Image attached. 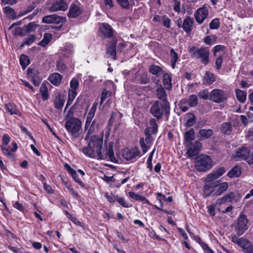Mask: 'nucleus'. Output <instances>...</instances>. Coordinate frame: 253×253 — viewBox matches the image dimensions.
<instances>
[{"label": "nucleus", "mask_w": 253, "mask_h": 253, "mask_svg": "<svg viewBox=\"0 0 253 253\" xmlns=\"http://www.w3.org/2000/svg\"><path fill=\"white\" fill-rule=\"evenodd\" d=\"M198 96L200 98L206 100L210 98V93L208 89L201 90L198 93Z\"/></svg>", "instance_id": "obj_54"}, {"label": "nucleus", "mask_w": 253, "mask_h": 253, "mask_svg": "<svg viewBox=\"0 0 253 253\" xmlns=\"http://www.w3.org/2000/svg\"><path fill=\"white\" fill-rule=\"evenodd\" d=\"M214 171L216 173L217 176L219 177L225 172L226 170L224 167H219Z\"/></svg>", "instance_id": "obj_63"}, {"label": "nucleus", "mask_w": 253, "mask_h": 253, "mask_svg": "<svg viewBox=\"0 0 253 253\" xmlns=\"http://www.w3.org/2000/svg\"><path fill=\"white\" fill-rule=\"evenodd\" d=\"M209 14L208 8L206 7H202L199 8L194 14L196 21L199 24L203 22Z\"/></svg>", "instance_id": "obj_15"}, {"label": "nucleus", "mask_w": 253, "mask_h": 253, "mask_svg": "<svg viewBox=\"0 0 253 253\" xmlns=\"http://www.w3.org/2000/svg\"><path fill=\"white\" fill-rule=\"evenodd\" d=\"M66 21V17L60 16L55 14L46 15L42 18V23L46 24H64Z\"/></svg>", "instance_id": "obj_12"}, {"label": "nucleus", "mask_w": 253, "mask_h": 253, "mask_svg": "<svg viewBox=\"0 0 253 253\" xmlns=\"http://www.w3.org/2000/svg\"><path fill=\"white\" fill-rule=\"evenodd\" d=\"M225 48V47L224 45H217L214 47V50H213V55L214 56H216V53L218 52L221 50H223Z\"/></svg>", "instance_id": "obj_64"}, {"label": "nucleus", "mask_w": 253, "mask_h": 253, "mask_svg": "<svg viewBox=\"0 0 253 253\" xmlns=\"http://www.w3.org/2000/svg\"><path fill=\"white\" fill-rule=\"evenodd\" d=\"M219 178L215 171H213L212 172L209 173L207 175L206 181L208 182H212L214 180Z\"/></svg>", "instance_id": "obj_51"}, {"label": "nucleus", "mask_w": 253, "mask_h": 253, "mask_svg": "<svg viewBox=\"0 0 253 253\" xmlns=\"http://www.w3.org/2000/svg\"><path fill=\"white\" fill-rule=\"evenodd\" d=\"M144 133L146 135L145 139L142 138L140 140V145L141 147L142 152L144 154L149 149L150 146L149 144H151L153 141L154 138L151 136V132H150V128L146 127L144 130Z\"/></svg>", "instance_id": "obj_11"}, {"label": "nucleus", "mask_w": 253, "mask_h": 253, "mask_svg": "<svg viewBox=\"0 0 253 253\" xmlns=\"http://www.w3.org/2000/svg\"><path fill=\"white\" fill-rule=\"evenodd\" d=\"M5 106L6 110L10 114V115H19L20 113L16 109L15 105L11 103H7L5 104Z\"/></svg>", "instance_id": "obj_40"}, {"label": "nucleus", "mask_w": 253, "mask_h": 253, "mask_svg": "<svg viewBox=\"0 0 253 253\" xmlns=\"http://www.w3.org/2000/svg\"><path fill=\"white\" fill-rule=\"evenodd\" d=\"M36 37L35 35L31 34L24 39V44H26V45H30L36 41Z\"/></svg>", "instance_id": "obj_50"}, {"label": "nucleus", "mask_w": 253, "mask_h": 253, "mask_svg": "<svg viewBox=\"0 0 253 253\" xmlns=\"http://www.w3.org/2000/svg\"><path fill=\"white\" fill-rule=\"evenodd\" d=\"M210 29H218L219 27V22L217 18H215L211 20L209 24Z\"/></svg>", "instance_id": "obj_55"}, {"label": "nucleus", "mask_w": 253, "mask_h": 253, "mask_svg": "<svg viewBox=\"0 0 253 253\" xmlns=\"http://www.w3.org/2000/svg\"><path fill=\"white\" fill-rule=\"evenodd\" d=\"M191 117L189 118L186 123V126L188 127L192 126L195 123L196 119L194 114H190Z\"/></svg>", "instance_id": "obj_58"}, {"label": "nucleus", "mask_w": 253, "mask_h": 253, "mask_svg": "<svg viewBox=\"0 0 253 253\" xmlns=\"http://www.w3.org/2000/svg\"><path fill=\"white\" fill-rule=\"evenodd\" d=\"M65 127L75 138L79 136V131L82 128V122L78 118H71L66 121Z\"/></svg>", "instance_id": "obj_6"}, {"label": "nucleus", "mask_w": 253, "mask_h": 253, "mask_svg": "<svg viewBox=\"0 0 253 253\" xmlns=\"http://www.w3.org/2000/svg\"><path fill=\"white\" fill-rule=\"evenodd\" d=\"M232 125L231 122H224L220 126V131L221 133L229 135L232 131Z\"/></svg>", "instance_id": "obj_27"}, {"label": "nucleus", "mask_w": 253, "mask_h": 253, "mask_svg": "<svg viewBox=\"0 0 253 253\" xmlns=\"http://www.w3.org/2000/svg\"><path fill=\"white\" fill-rule=\"evenodd\" d=\"M4 12L6 14H8L11 15L13 18H19L18 17V15L16 16V12L15 11V10L9 6L5 7L4 8Z\"/></svg>", "instance_id": "obj_52"}, {"label": "nucleus", "mask_w": 253, "mask_h": 253, "mask_svg": "<svg viewBox=\"0 0 253 253\" xmlns=\"http://www.w3.org/2000/svg\"><path fill=\"white\" fill-rule=\"evenodd\" d=\"M103 138L98 135L92 136L87 146L82 149L83 153L86 156L98 160H109L116 163L117 160L114 156L113 145L112 143H109L106 150V153H102Z\"/></svg>", "instance_id": "obj_1"}, {"label": "nucleus", "mask_w": 253, "mask_h": 253, "mask_svg": "<svg viewBox=\"0 0 253 253\" xmlns=\"http://www.w3.org/2000/svg\"><path fill=\"white\" fill-rule=\"evenodd\" d=\"M229 194L230 197V203H236L238 202L241 198L240 194L236 191L232 192Z\"/></svg>", "instance_id": "obj_45"}, {"label": "nucleus", "mask_w": 253, "mask_h": 253, "mask_svg": "<svg viewBox=\"0 0 253 253\" xmlns=\"http://www.w3.org/2000/svg\"><path fill=\"white\" fill-rule=\"evenodd\" d=\"M62 79L63 76L58 73L50 74L48 78V81L55 86H58Z\"/></svg>", "instance_id": "obj_24"}, {"label": "nucleus", "mask_w": 253, "mask_h": 253, "mask_svg": "<svg viewBox=\"0 0 253 253\" xmlns=\"http://www.w3.org/2000/svg\"><path fill=\"white\" fill-rule=\"evenodd\" d=\"M187 100L188 102V105L190 107H193L197 105L198 99L195 95H191L189 96L188 98H187Z\"/></svg>", "instance_id": "obj_44"}, {"label": "nucleus", "mask_w": 253, "mask_h": 253, "mask_svg": "<svg viewBox=\"0 0 253 253\" xmlns=\"http://www.w3.org/2000/svg\"><path fill=\"white\" fill-rule=\"evenodd\" d=\"M83 11V8L82 7L72 3L70 6L68 16L70 18H76L81 14Z\"/></svg>", "instance_id": "obj_16"}, {"label": "nucleus", "mask_w": 253, "mask_h": 253, "mask_svg": "<svg viewBox=\"0 0 253 253\" xmlns=\"http://www.w3.org/2000/svg\"><path fill=\"white\" fill-rule=\"evenodd\" d=\"M230 198V197L229 193L225 194L222 198L218 199L216 203L220 205L227 202H230L231 200Z\"/></svg>", "instance_id": "obj_48"}, {"label": "nucleus", "mask_w": 253, "mask_h": 253, "mask_svg": "<svg viewBox=\"0 0 253 253\" xmlns=\"http://www.w3.org/2000/svg\"><path fill=\"white\" fill-rule=\"evenodd\" d=\"M188 148L187 154L189 157L197 155L202 149L201 143L196 140L194 142H190L185 145Z\"/></svg>", "instance_id": "obj_13"}, {"label": "nucleus", "mask_w": 253, "mask_h": 253, "mask_svg": "<svg viewBox=\"0 0 253 253\" xmlns=\"http://www.w3.org/2000/svg\"><path fill=\"white\" fill-rule=\"evenodd\" d=\"M170 55H171V66L173 69L175 68V65L176 63V62L178 61V56L176 52H175L173 49H170Z\"/></svg>", "instance_id": "obj_43"}, {"label": "nucleus", "mask_w": 253, "mask_h": 253, "mask_svg": "<svg viewBox=\"0 0 253 253\" xmlns=\"http://www.w3.org/2000/svg\"><path fill=\"white\" fill-rule=\"evenodd\" d=\"M40 92L42 95L43 100L46 101L48 99L49 95L48 93V89L45 84L42 83V84L40 89Z\"/></svg>", "instance_id": "obj_37"}, {"label": "nucleus", "mask_w": 253, "mask_h": 253, "mask_svg": "<svg viewBox=\"0 0 253 253\" xmlns=\"http://www.w3.org/2000/svg\"><path fill=\"white\" fill-rule=\"evenodd\" d=\"M131 80L134 83L140 84H146L150 81L146 72L138 70L132 76Z\"/></svg>", "instance_id": "obj_9"}, {"label": "nucleus", "mask_w": 253, "mask_h": 253, "mask_svg": "<svg viewBox=\"0 0 253 253\" xmlns=\"http://www.w3.org/2000/svg\"><path fill=\"white\" fill-rule=\"evenodd\" d=\"M250 149L247 147H241L236 151L234 158L237 161L244 160L248 164H253V153L251 154Z\"/></svg>", "instance_id": "obj_7"}, {"label": "nucleus", "mask_w": 253, "mask_h": 253, "mask_svg": "<svg viewBox=\"0 0 253 253\" xmlns=\"http://www.w3.org/2000/svg\"><path fill=\"white\" fill-rule=\"evenodd\" d=\"M236 96L237 100L241 103H244L246 100L247 93L245 91L236 89Z\"/></svg>", "instance_id": "obj_36"}, {"label": "nucleus", "mask_w": 253, "mask_h": 253, "mask_svg": "<svg viewBox=\"0 0 253 253\" xmlns=\"http://www.w3.org/2000/svg\"><path fill=\"white\" fill-rule=\"evenodd\" d=\"M128 195L130 197L136 201H139L142 202L143 203H147L148 204H150L148 200L142 195L135 194L133 192L131 191L129 192Z\"/></svg>", "instance_id": "obj_34"}, {"label": "nucleus", "mask_w": 253, "mask_h": 253, "mask_svg": "<svg viewBox=\"0 0 253 253\" xmlns=\"http://www.w3.org/2000/svg\"><path fill=\"white\" fill-rule=\"evenodd\" d=\"M56 69L61 73L66 70L67 67L62 60H59L56 62Z\"/></svg>", "instance_id": "obj_47"}, {"label": "nucleus", "mask_w": 253, "mask_h": 253, "mask_svg": "<svg viewBox=\"0 0 253 253\" xmlns=\"http://www.w3.org/2000/svg\"><path fill=\"white\" fill-rule=\"evenodd\" d=\"M70 86L71 88L70 90L76 91L79 86V82L77 79L73 78L70 83Z\"/></svg>", "instance_id": "obj_53"}, {"label": "nucleus", "mask_w": 253, "mask_h": 253, "mask_svg": "<svg viewBox=\"0 0 253 253\" xmlns=\"http://www.w3.org/2000/svg\"><path fill=\"white\" fill-rule=\"evenodd\" d=\"M10 140V137L7 134H4L2 137V144L0 146L2 152L7 158L14 159L15 155L12 153L16 151L18 149V146L16 143L13 141L12 143V147L10 148L8 144Z\"/></svg>", "instance_id": "obj_5"}, {"label": "nucleus", "mask_w": 253, "mask_h": 253, "mask_svg": "<svg viewBox=\"0 0 253 253\" xmlns=\"http://www.w3.org/2000/svg\"><path fill=\"white\" fill-rule=\"evenodd\" d=\"M228 187V184L226 182H222L217 184H214L215 196H218L221 195L227 190Z\"/></svg>", "instance_id": "obj_22"}, {"label": "nucleus", "mask_w": 253, "mask_h": 253, "mask_svg": "<svg viewBox=\"0 0 253 253\" xmlns=\"http://www.w3.org/2000/svg\"><path fill=\"white\" fill-rule=\"evenodd\" d=\"M194 20L190 16H187L183 20L182 27L183 30L186 33H190L193 29Z\"/></svg>", "instance_id": "obj_23"}, {"label": "nucleus", "mask_w": 253, "mask_h": 253, "mask_svg": "<svg viewBox=\"0 0 253 253\" xmlns=\"http://www.w3.org/2000/svg\"><path fill=\"white\" fill-rule=\"evenodd\" d=\"M241 174V169L240 167L238 166H234L227 174V176L230 178L238 177Z\"/></svg>", "instance_id": "obj_31"}, {"label": "nucleus", "mask_w": 253, "mask_h": 253, "mask_svg": "<svg viewBox=\"0 0 253 253\" xmlns=\"http://www.w3.org/2000/svg\"><path fill=\"white\" fill-rule=\"evenodd\" d=\"M109 92L106 89H104L101 93V97H100V104L102 105L104 101L106 99V98L108 97Z\"/></svg>", "instance_id": "obj_59"}, {"label": "nucleus", "mask_w": 253, "mask_h": 253, "mask_svg": "<svg viewBox=\"0 0 253 253\" xmlns=\"http://www.w3.org/2000/svg\"><path fill=\"white\" fill-rule=\"evenodd\" d=\"M39 72L38 71L35 70V69H28V74L30 77L32 79H35V77L36 78H40L39 77Z\"/></svg>", "instance_id": "obj_56"}, {"label": "nucleus", "mask_w": 253, "mask_h": 253, "mask_svg": "<svg viewBox=\"0 0 253 253\" xmlns=\"http://www.w3.org/2000/svg\"><path fill=\"white\" fill-rule=\"evenodd\" d=\"M204 80L205 83L211 84L215 81V79L212 73L206 71L204 76Z\"/></svg>", "instance_id": "obj_38"}, {"label": "nucleus", "mask_w": 253, "mask_h": 253, "mask_svg": "<svg viewBox=\"0 0 253 253\" xmlns=\"http://www.w3.org/2000/svg\"><path fill=\"white\" fill-rule=\"evenodd\" d=\"M171 80L172 77L170 73H163V84L168 90H170L172 88Z\"/></svg>", "instance_id": "obj_28"}, {"label": "nucleus", "mask_w": 253, "mask_h": 253, "mask_svg": "<svg viewBox=\"0 0 253 253\" xmlns=\"http://www.w3.org/2000/svg\"><path fill=\"white\" fill-rule=\"evenodd\" d=\"M147 127L150 128V132L151 134H156L158 132V126L154 118H151L149 120V126Z\"/></svg>", "instance_id": "obj_35"}, {"label": "nucleus", "mask_w": 253, "mask_h": 253, "mask_svg": "<svg viewBox=\"0 0 253 253\" xmlns=\"http://www.w3.org/2000/svg\"><path fill=\"white\" fill-rule=\"evenodd\" d=\"M216 39V37L214 35H212L205 37L204 39V42L207 44L211 45L215 42Z\"/></svg>", "instance_id": "obj_49"}, {"label": "nucleus", "mask_w": 253, "mask_h": 253, "mask_svg": "<svg viewBox=\"0 0 253 253\" xmlns=\"http://www.w3.org/2000/svg\"><path fill=\"white\" fill-rule=\"evenodd\" d=\"M20 64L23 69L30 64L29 58L28 56L25 54H22L20 56L19 59Z\"/></svg>", "instance_id": "obj_39"}, {"label": "nucleus", "mask_w": 253, "mask_h": 253, "mask_svg": "<svg viewBox=\"0 0 253 253\" xmlns=\"http://www.w3.org/2000/svg\"><path fill=\"white\" fill-rule=\"evenodd\" d=\"M117 1L125 8H128L129 6V3L128 0H116Z\"/></svg>", "instance_id": "obj_61"}, {"label": "nucleus", "mask_w": 253, "mask_h": 253, "mask_svg": "<svg viewBox=\"0 0 253 253\" xmlns=\"http://www.w3.org/2000/svg\"><path fill=\"white\" fill-rule=\"evenodd\" d=\"M35 5L34 2L32 3V4L30 5L27 6L26 9L23 10V11H21L18 15V17H20L23 16L24 15H26L30 12H31L35 8Z\"/></svg>", "instance_id": "obj_46"}, {"label": "nucleus", "mask_w": 253, "mask_h": 253, "mask_svg": "<svg viewBox=\"0 0 253 253\" xmlns=\"http://www.w3.org/2000/svg\"><path fill=\"white\" fill-rule=\"evenodd\" d=\"M194 165L198 171L205 172L211 168L212 160L210 156L201 154L196 157Z\"/></svg>", "instance_id": "obj_3"}, {"label": "nucleus", "mask_w": 253, "mask_h": 253, "mask_svg": "<svg viewBox=\"0 0 253 253\" xmlns=\"http://www.w3.org/2000/svg\"><path fill=\"white\" fill-rule=\"evenodd\" d=\"M101 32L106 38H110L113 35V30L108 24L102 23L99 26Z\"/></svg>", "instance_id": "obj_19"}, {"label": "nucleus", "mask_w": 253, "mask_h": 253, "mask_svg": "<svg viewBox=\"0 0 253 253\" xmlns=\"http://www.w3.org/2000/svg\"><path fill=\"white\" fill-rule=\"evenodd\" d=\"M117 42L116 40H113L107 45L106 54L108 57H111L113 59L116 58V46Z\"/></svg>", "instance_id": "obj_17"}, {"label": "nucleus", "mask_w": 253, "mask_h": 253, "mask_svg": "<svg viewBox=\"0 0 253 253\" xmlns=\"http://www.w3.org/2000/svg\"><path fill=\"white\" fill-rule=\"evenodd\" d=\"M95 120H94L92 122L91 121V126H90V128H89V129L85 135V140H87L88 139H89V135H90V134L92 133L93 130L94 129V126H95Z\"/></svg>", "instance_id": "obj_57"}, {"label": "nucleus", "mask_w": 253, "mask_h": 253, "mask_svg": "<svg viewBox=\"0 0 253 253\" xmlns=\"http://www.w3.org/2000/svg\"><path fill=\"white\" fill-rule=\"evenodd\" d=\"M204 195L205 197H209L210 196L214 195V184L209 183L206 184L203 187Z\"/></svg>", "instance_id": "obj_26"}, {"label": "nucleus", "mask_w": 253, "mask_h": 253, "mask_svg": "<svg viewBox=\"0 0 253 253\" xmlns=\"http://www.w3.org/2000/svg\"><path fill=\"white\" fill-rule=\"evenodd\" d=\"M140 154V151L137 148L126 149L124 150L122 156L127 161H133L136 157L139 156Z\"/></svg>", "instance_id": "obj_14"}, {"label": "nucleus", "mask_w": 253, "mask_h": 253, "mask_svg": "<svg viewBox=\"0 0 253 253\" xmlns=\"http://www.w3.org/2000/svg\"><path fill=\"white\" fill-rule=\"evenodd\" d=\"M64 104V101L62 98L60 94H58L54 100V106L57 109H60L62 108Z\"/></svg>", "instance_id": "obj_41"}, {"label": "nucleus", "mask_w": 253, "mask_h": 253, "mask_svg": "<svg viewBox=\"0 0 253 253\" xmlns=\"http://www.w3.org/2000/svg\"><path fill=\"white\" fill-rule=\"evenodd\" d=\"M189 52L192 58L200 59L201 62L205 65L209 63L210 51L207 47H201L199 48L194 46L189 49Z\"/></svg>", "instance_id": "obj_4"}, {"label": "nucleus", "mask_w": 253, "mask_h": 253, "mask_svg": "<svg viewBox=\"0 0 253 253\" xmlns=\"http://www.w3.org/2000/svg\"><path fill=\"white\" fill-rule=\"evenodd\" d=\"M236 239L237 240V243L243 249V252L245 253H248L252 246V243L248 240L242 238L239 239L236 238Z\"/></svg>", "instance_id": "obj_21"}, {"label": "nucleus", "mask_w": 253, "mask_h": 253, "mask_svg": "<svg viewBox=\"0 0 253 253\" xmlns=\"http://www.w3.org/2000/svg\"><path fill=\"white\" fill-rule=\"evenodd\" d=\"M117 200L118 202L123 207L125 208L129 207L128 204L125 201L124 198H118Z\"/></svg>", "instance_id": "obj_62"}, {"label": "nucleus", "mask_w": 253, "mask_h": 253, "mask_svg": "<svg viewBox=\"0 0 253 253\" xmlns=\"http://www.w3.org/2000/svg\"><path fill=\"white\" fill-rule=\"evenodd\" d=\"M213 132L211 129H200L198 134L200 140H203L210 138L213 135Z\"/></svg>", "instance_id": "obj_25"}, {"label": "nucleus", "mask_w": 253, "mask_h": 253, "mask_svg": "<svg viewBox=\"0 0 253 253\" xmlns=\"http://www.w3.org/2000/svg\"><path fill=\"white\" fill-rule=\"evenodd\" d=\"M39 27V25L37 24L35 22H31L27 25L24 26L23 29L27 34H30L34 33Z\"/></svg>", "instance_id": "obj_29"}, {"label": "nucleus", "mask_w": 253, "mask_h": 253, "mask_svg": "<svg viewBox=\"0 0 253 253\" xmlns=\"http://www.w3.org/2000/svg\"><path fill=\"white\" fill-rule=\"evenodd\" d=\"M52 35L50 33H46L43 35V39L38 44L42 47H45L51 41Z\"/></svg>", "instance_id": "obj_33"}, {"label": "nucleus", "mask_w": 253, "mask_h": 253, "mask_svg": "<svg viewBox=\"0 0 253 253\" xmlns=\"http://www.w3.org/2000/svg\"><path fill=\"white\" fill-rule=\"evenodd\" d=\"M195 138V131L193 128H191L186 131L184 134V143L187 144L192 142Z\"/></svg>", "instance_id": "obj_30"}, {"label": "nucleus", "mask_w": 253, "mask_h": 253, "mask_svg": "<svg viewBox=\"0 0 253 253\" xmlns=\"http://www.w3.org/2000/svg\"><path fill=\"white\" fill-rule=\"evenodd\" d=\"M156 97L163 103H169L167 100L168 94L165 89L161 86L156 89Z\"/></svg>", "instance_id": "obj_20"}, {"label": "nucleus", "mask_w": 253, "mask_h": 253, "mask_svg": "<svg viewBox=\"0 0 253 253\" xmlns=\"http://www.w3.org/2000/svg\"><path fill=\"white\" fill-rule=\"evenodd\" d=\"M248 220L246 215L240 214L235 222V231L236 234L241 236L243 235L248 228Z\"/></svg>", "instance_id": "obj_8"}, {"label": "nucleus", "mask_w": 253, "mask_h": 253, "mask_svg": "<svg viewBox=\"0 0 253 253\" xmlns=\"http://www.w3.org/2000/svg\"><path fill=\"white\" fill-rule=\"evenodd\" d=\"M68 5L63 0H60L58 1H56L54 3L52 6H51L49 10L50 12H54L58 10L65 11L67 9Z\"/></svg>", "instance_id": "obj_18"}, {"label": "nucleus", "mask_w": 253, "mask_h": 253, "mask_svg": "<svg viewBox=\"0 0 253 253\" xmlns=\"http://www.w3.org/2000/svg\"><path fill=\"white\" fill-rule=\"evenodd\" d=\"M179 108L183 112H185L189 109L188 102L187 98H183L181 99L178 103Z\"/></svg>", "instance_id": "obj_42"}, {"label": "nucleus", "mask_w": 253, "mask_h": 253, "mask_svg": "<svg viewBox=\"0 0 253 253\" xmlns=\"http://www.w3.org/2000/svg\"><path fill=\"white\" fill-rule=\"evenodd\" d=\"M169 112V103L167 102L163 103L159 100H156L150 108V113L158 120L162 119L164 115L168 118Z\"/></svg>", "instance_id": "obj_2"}, {"label": "nucleus", "mask_w": 253, "mask_h": 253, "mask_svg": "<svg viewBox=\"0 0 253 253\" xmlns=\"http://www.w3.org/2000/svg\"><path fill=\"white\" fill-rule=\"evenodd\" d=\"M149 72L157 77H159L162 73H163L162 68L154 64L150 66Z\"/></svg>", "instance_id": "obj_32"}, {"label": "nucleus", "mask_w": 253, "mask_h": 253, "mask_svg": "<svg viewBox=\"0 0 253 253\" xmlns=\"http://www.w3.org/2000/svg\"><path fill=\"white\" fill-rule=\"evenodd\" d=\"M227 98L225 92L220 89H214L210 93L209 99L216 103L223 102Z\"/></svg>", "instance_id": "obj_10"}, {"label": "nucleus", "mask_w": 253, "mask_h": 253, "mask_svg": "<svg viewBox=\"0 0 253 253\" xmlns=\"http://www.w3.org/2000/svg\"><path fill=\"white\" fill-rule=\"evenodd\" d=\"M162 20L163 25L169 28L170 26V20L169 18H168L166 15H164L162 16Z\"/></svg>", "instance_id": "obj_60"}]
</instances>
